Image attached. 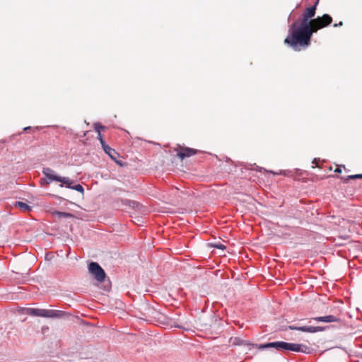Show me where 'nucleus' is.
<instances>
[{
	"label": "nucleus",
	"mask_w": 362,
	"mask_h": 362,
	"mask_svg": "<svg viewBox=\"0 0 362 362\" xmlns=\"http://www.w3.org/2000/svg\"><path fill=\"white\" fill-rule=\"evenodd\" d=\"M349 179L354 180V179H362V174H356L349 175L348 177Z\"/></svg>",
	"instance_id": "412c9836"
},
{
	"label": "nucleus",
	"mask_w": 362,
	"mask_h": 362,
	"mask_svg": "<svg viewBox=\"0 0 362 362\" xmlns=\"http://www.w3.org/2000/svg\"><path fill=\"white\" fill-rule=\"evenodd\" d=\"M211 246L213 247H215V248L221 249V250H224L226 248L225 245H223L221 243L211 244Z\"/></svg>",
	"instance_id": "6ab92c4d"
},
{
	"label": "nucleus",
	"mask_w": 362,
	"mask_h": 362,
	"mask_svg": "<svg viewBox=\"0 0 362 362\" xmlns=\"http://www.w3.org/2000/svg\"><path fill=\"white\" fill-rule=\"evenodd\" d=\"M269 173H272L274 175H276V173L272 171V170H270ZM282 173H283V175H286L284 172L283 173V171H281L279 173V174H282ZM276 175H279V173H276Z\"/></svg>",
	"instance_id": "cd10ccee"
},
{
	"label": "nucleus",
	"mask_w": 362,
	"mask_h": 362,
	"mask_svg": "<svg viewBox=\"0 0 362 362\" xmlns=\"http://www.w3.org/2000/svg\"><path fill=\"white\" fill-rule=\"evenodd\" d=\"M332 22V18L329 14H324L322 16H317L315 18V30H319L330 25Z\"/></svg>",
	"instance_id": "20e7f679"
},
{
	"label": "nucleus",
	"mask_w": 362,
	"mask_h": 362,
	"mask_svg": "<svg viewBox=\"0 0 362 362\" xmlns=\"http://www.w3.org/2000/svg\"><path fill=\"white\" fill-rule=\"evenodd\" d=\"M104 151L110 157L112 160H115L117 163L122 165L121 161L117 160V158L118 157V153L115 151V149L112 148L110 146H108L107 147H106Z\"/></svg>",
	"instance_id": "ddd939ff"
},
{
	"label": "nucleus",
	"mask_w": 362,
	"mask_h": 362,
	"mask_svg": "<svg viewBox=\"0 0 362 362\" xmlns=\"http://www.w3.org/2000/svg\"><path fill=\"white\" fill-rule=\"evenodd\" d=\"M45 309H38V308H27L26 313L32 315V316H39V317H45Z\"/></svg>",
	"instance_id": "4468645a"
},
{
	"label": "nucleus",
	"mask_w": 362,
	"mask_h": 362,
	"mask_svg": "<svg viewBox=\"0 0 362 362\" xmlns=\"http://www.w3.org/2000/svg\"><path fill=\"white\" fill-rule=\"evenodd\" d=\"M315 332H322V331H324L325 329V327H321V326H315Z\"/></svg>",
	"instance_id": "5701e85b"
},
{
	"label": "nucleus",
	"mask_w": 362,
	"mask_h": 362,
	"mask_svg": "<svg viewBox=\"0 0 362 362\" xmlns=\"http://www.w3.org/2000/svg\"><path fill=\"white\" fill-rule=\"evenodd\" d=\"M273 348L277 351L309 353V348L304 344L277 341L259 344L258 349Z\"/></svg>",
	"instance_id": "f03ea898"
},
{
	"label": "nucleus",
	"mask_w": 362,
	"mask_h": 362,
	"mask_svg": "<svg viewBox=\"0 0 362 362\" xmlns=\"http://www.w3.org/2000/svg\"><path fill=\"white\" fill-rule=\"evenodd\" d=\"M15 206L18 207L22 211L26 212L31 210L32 206L23 202H16Z\"/></svg>",
	"instance_id": "2eb2a0df"
},
{
	"label": "nucleus",
	"mask_w": 362,
	"mask_h": 362,
	"mask_svg": "<svg viewBox=\"0 0 362 362\" xmlns=\"http://www.w3.org/2000/svg\"><path fill=\"white\" fill-rule=\"evenodd\" d=\"M233 344H235V345H243V346H247L250 350L252 347H256V348L258 349V346H259V344H252V343H250V342H249L247 341L238 338V337L235 338Z\"/></svg>",
	"instance_id": "9b49d317"
},
{
	"label": "nucleus",
	"mask_w": 362,
	"mask_h": 362,
	"mask_svg": "<svg viewBox=\"0 0 362 362\" xmlns=\"http://www.w3.org/2000/svg\"><path fill=\"white\" fill-rule=\"evenodd\" d=\"M342 25H343V22L340 21L339 23L334 24V27H339V26H341Z\"/></svg>",
	"instance_id": "bb28decb"
},
{
	"label": "nucleus",
	"mask_w": 362,
	"mask_h": 362,
	"mask_svg": "<svg viewBox=\"0 0 362 362\" xmlns=\"http://www.w3.org/2000/svg\"><path fill=\"white\" fill-rule=\"evenodd\" d=\"M52 182V181H50V180L47 179L46 177L40 179V184H41L42 185H49V184H50Z\"/></svg>",
	"instance_id": "aec40b11"
},
{
	"label": "nucleus",
	"mask_w": 362,
	"mask_h": 362,
	"mask_svg": "<svg viewBox=\"0 0 362 362\" xmlns=\"http://www.w3.org/2000/svg\"><path fill=\"white\" fill-rule=\"evenodd\" d=\"M40 129V127H35L34 128H33L32 127H26L23 129V131L27 132L29 129L39 130Z\"/></svg>",
	"instance_id": "4be33fe9"
},
{
	"label": "nucleus",
	"mask_w": 362,
	"mask_h": 362,
	"mask_svg": "<svg viewBox=\"0 0 362 362\" xmlns=\"http://www.w3.org/2000/svg\"><path fill=\"white\" fill-rule=\"evenodd\" d=\"M42 173L47 179L50 180V181H56V179L60 177L56 175L54 170L49 168H43Z\"/></svg>",
	"instance_id": "9d476101"
},
{
	"label": "nucleus",
	"mask_w": 362,
	"mask_h": 362,
	"mask_svg": "<svg viewBox=\"0 0 362 362\" xmlns=\"http://www.w3.org/2000/svg\"><path fill=\"white\" fill-rule=\"evenodd\" d=\"M45 317L59 318L64 315V313L62 311L55 310L45 309Z\"/></svg>",
	"instance_id": "f8f14e48"
},
{
	"label": "nucleus",
	"mask_w": 362,
	"mask_h": 362,
	"mask_svg": "<svg viewBox=\"0 0 362 362\" xmlns=\"http://www.w3.org/2000/svg\"><path fill=\"white\" fill-rule=\"evenodd\" d=\"M54 214L57 215V216L58 218H69V217L73 216V215L71 214L68 213V212H62V211H56Z\"/></svg>",
	"instance_id": "dca6fc26"
},
{
	"label": "nucleus",
	"mask_w": 362,
	"mask_h": 362,
	"mask_svg": "<svg viewBox=\"0 0 362 362\" xmlns=\"http://www.w3.org/2000/svg\"><path fill=\"white\" fill-rule=\"evenodd\" d=\"M318 2L319 0H317L314 5L307 7L303 11L301 17L306 19H311L312 18H313L316 13V8Z\"/></svg>",
	"instance_id": "39448f33"
},
{
	"label": "nucleus",
	"mask_w": 362,
	"mask_h": 362,
	"mask_svg": "<svg viewBox=\"0 0 362 362\" xmlns=\"http://www.w3.org/2000/svg\"><path fill=\"white\" fill-rule=\"evenodd\" d=\"M88 271L97 281L103 282L105 281L106 274L98 262H91L88 264Z\"/></svg>",
	"instance_id": "7ed1b4c3"
},
{
	"label": "nucleus",
	"mask_w": 362,
	"mask_h": 362,
	"mask_svg": "<svg viewBox=\"0 0 362 362\" xmlns=\"http://www.w3.org/2000/svg\"><path fill=\"white\" fill-rule=\"evenodd\" d=\"M335 172L336 173H341V170L339 168H337V170H335Z\"/></svg>",
	"instance_id": "c756f323"
},
{
	"label": "nucleus",
	"mask_w": 362,
	"mask_h": 362,
	"mask_svg": "<svg viewBox=\"0 0 362 362\" xmlns=\"http://www.w3.org/2000/svg\"><path fill=\"white\" fill-rule=\"evenodd\" d=\"M71 189L76 190L81 194L84 192V188L81 184L73 185Z\"/></svg>",
	"instance_id": "f3484780"
},
{
	"label": "nucleus",
	"mask_w": 362,
	"mask_h": 362,
	"mask_svg": "<svg viewBox=\"0 0 362 362\" xmlns=\"http://www.w3.org/2000/svg\"><path fill=\"white\" fill-rule=\"evenodd\" d=\"M255 170H257V171H259V172H262V171H264V172H268L267 170H265L264 168H261V167H259L257 165L255 166V168H254Z\"/></svg>",
	"instance_id": "b1692460"
},
{
	"label": "nucleus",
	"mask_w": 362,
	"mask_h": 362,
	"mask_svg": "<svg viewBox=\"0 0 362 362\" xmlns=\"http://www.w3.org/2000/svg\"><path fill=\"white\" fill-rule=\"evenodd\" d=\"M98 139L100 141V142H101L102 140H104L100 132L98 134Z\"/></svg>",
	"instance_id": "a878e982"
},
{
	"label": "nucleus",
	"mask_w": 362,
	"mask_h": 362,
	"mask_svg": "<svg viewBox=\"0 0 362 362\" xmlns=\"http://www.w3.org/2000/svg\"><path fill=\"white\" fill-rule=\"evenodd\" d=\"M313 320L316 322H338L339 320V318L335 317L334 315H329L326 316H322V317H316L313 318Z\"/></svg>",
	"instance_id": "1a4fd4ad"
},
{
	"label": "nucleus",
	"mask_w": 362,
	"mask_h": 362,
	"mask_svg": "<svg viewBox=\"0 0 362 362\" xmlns=\"http://www.w3.org/2000/svg\"><path fill=\"white\" fill-rule=\"evenodd\" d=\"M317 31L315 18L310 21L300 17L289 26L288 35L284 40V43L293 50L300 51L310 45L312 36Z\"/></svg>",
	"instance_id": "f257e3e1"
},
{
	"label": "nucleus",
	"mask_w": 362,
	"mask_h": 362,
	"mask_svg": "<svg viewBox=\"0 0 362 362\" xmlns=\"http://www.w3.org/2000/svg\"><path fill=\"white\" fill-rule=\"evenodd\" d=\"M293 12V11L290 13V15H289V16L288 18V21H290L292 19Z\"/></svg>",
	"instance_id": "c85d7f7f"
},
{
	"label": "nucleus",
	"mask_w": 362,
	"mask_h": 362,
	"mask_svg": "<svg viewBox=\"0 0 362 362\" xmlns=\"http://www.w3.org/2000/svg\"><path fill=\"white\" fill-rule=\"evenodd\" d=\"M56 181L61 182V184L59 185L61 187H65L69 189H71L73 184L74 183V180L70 179L68 177L60 176L59 177L56 179Z\"/></svg>",
	"instance_id": "0eeeda50"
},
{
	"label": "nucleus",
	"mask_w": 362,
	"mask_h": 362,
	"mask_svg": "<svg viewBox=\"0 0 362 362\" xmlns=\"http://www.w3.org/2000/svg\"><path fill=\"white\" fill-rule=\"evenodd\" d=\"M100 144H101V146L103 150H105L106 148V147L108 146V145L105 143V140H102V141L100 142Z\"/></svg>",
	"instance_id": "393cba45"
},
{
	"label": "nucleus",
	"mask_w": 362,
	"mask_h": 362,
	"mask_svg": "<svg viewBox=\"0 0 362 362\" xmlns=\"http://www.w3.org/2000/svg\"><path fill=\"white\" fill-rule=\"evenodd\" d=\"M197 153V151L194 148L185 147L182 148L178 153L177 156L181 159L183 160L185 158H189L193 155H194Z\"/></svg>",
	"instance_id": "423d86ee"
},
{
	"label": "nucleus",
	"mask_w": 362,
	"mask_h": 362,
	"mask_svg": "<svg viewBox=\"0 0 362 362\" xmlns=\"http://www.w3.org/2000/svg\"><path fill=\"white\" fill-rule=\"evenodd\" d=\"M94 128L95 129V131L98 132V134L99 132H100V130L101 129H105V127L104 126H102L101 124H100L99 123H95L94 124Z\"/></svg>",
	"instance_id": "a211bd4d"
},
{
	"label": "nucleus",
	"mask_w": 362,
	"mask_h": 362,
	"mask_svg": "<svg viewBox=\"0 0 362 362\" xmlns=\"http://www.w3.org/2000/svg\"><path fill=\"white\" fill-rule=\"evenodd\" d=\"M288 329L291 330H298L304 332L315 333V326H295L290 325Z\"/></svg>",
	"instance_id": "6e6552de"
}]
</instances>
